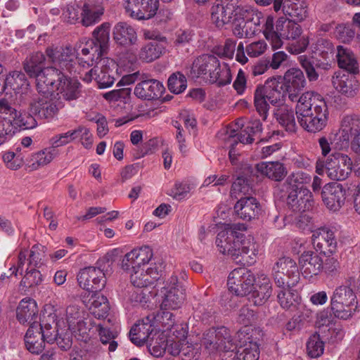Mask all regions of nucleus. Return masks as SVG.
<instances>
[{
    "label": "nucleus",
    "instance_id": "nucleus-55",
    "mask_svg": "<svg viewBox=\"0 0 360 360\" xmlns=\"http://www.w3.org/2000/svg\"><path fill=\"white\" fill-rule=\"evenodd\" d=\"M292 287H285L280 288L278 292L277 299L281 307L285 309H290L295 308L300 302V297L298 294L293 290Z\"/></svg>",
    "mask_w": 360,
    "mask_h": 360
},
{
    "label": "nucleus",
    "instance_id": "nucleus-54",
    "mask_svg": "<svg viewBox=\"0 0 360 360\" xmlns=\"http://www.w3.org/2000/svg\"><path fill=\"white\" fill-rule=\"evenodd\" d=\"M240 352L237 353L238 360H258L259 357V344L251 340L246 341L243 339L239 347Z\"/></svg>",
    "mask_w": 360,
    "mask_h": 360
},
{
    "label": "nucleus",
    "instance_id": "nucleus-57",
    "mask_svg": "<svg viewBox=\"0 0 360 360\" xmlns=\"http://www.w3.org/2000/svg\"><path fill=\"white\" fill-rule=\"evenodd\" d=\"M297 101L296 113L299 112L300 104H302V106L304 104L307 105L308 107H306V108H309V113L314 112V107L316 106L315 105L318 103L317 101L323 103L325 108H327L326 103L323 96L314 91H307L302 94Z\"/></svg>",
    "mask_w": 360,
    "mask_h": 360
},
{
    "label": "nucleus",
    "instance_id": "nucleus-27",
    "mask_svg": "<svg viewBox=\"0 0 360 360\" xmlns=\"http://www.w3.org/2000/svg\"><path fill=\"white\" fill-rule=\"evenodd\" d=\"M299 264L302 276L311 281L323 269L322 258L312 251L304 252L300 257Z\"/></svg>",
    "mask_w": 360,
    "mask_h": 360
},
{
    "label": "nucleus",
    "instance_id": "nucleus-34",
    "mask_svg": "<svg viewBox=\"0 0 360 360\" xmlns=\"http://www.w3.org/2000/svg\"><path fill=\"white\" fill-rule=\"evenodd\" d=\"M160 278L156 267H148L146 270L142 268L131 269L130 280L133 285L137 288H146L153 285Z\"/></svg>",
    "mask_w": 360,
    "mask_h": 360
},
{
    "label": "nucleus",
    "instance_id": "nucleus-8",
    "mask_svg": "<svg viewBox=\"0 0 360 360\" xmlns=\"http://www.w3.org/2000/svg\"><path fill=\"white\" fill-rule=\"evenodd\" d=\"M330 307L335 317L347 320L351 318L358 309L356 295L350 287L340 285L333 292Z\"/></svg>",
    "mask_w": 360,
    "mask_h": 360
},
{
    "label": "nucleus",
    "instance_id": "nucleus-45",
    "mask_svg": "<svg viewBox=\"0 0 360 360\" xmlns=\"http://www.w3.org/2000/svg\"><path fill=\"white\" fill-rule=\"evenodd\" d=\"M27 329L24 338H36L41 335V338H55L56 329L55 325L51 323L48 316H44L42 323H39L35 320L32 321Z\"/></svg>",
    "mask_w": 360,
    "mask_h": 360
},
{
    "label": "nucleus",
    "instance_id": "nucleus-37",
    "mask_svg": "<svg viewBox=\"0 0 360 360\" xmlns=\"http://www.w3.org/2000/svg\"><path fill=\"white\" fill-rule=\"evenodd\" d=\"M337 62L340 68L346 70L352 75L359 72V65L354 52L343 46H337Z\"/></svg>",
    "mask_w": 360,
    "mask_h": 360
},
{
    "label": "nucleus",
    "instance_id": "nucleus-47",
    "mask_svg": "<svg viewBox=\"0 0 360 360\" xmlns=\"http://www.w3.org/2000/svg\"><path fill=\"white\" fill-rule=\"evenodd\" d=\"M333 85L341 94L352 97L359 89V82L353 77L347 75H337L333 78Z\"/></svg>",
    "mask_w": 360,
    "mask_h": 360
},
{
    "label": "nucleus",
    "instance_id": "nucleus-59",
    "mask_svg": "<svg viewBox=\"0 0 360 360\" xmlns=\"http://www.w3.org/2000/svg\"><path fill=\"white\" fill-rule=\"evenodd\" d=\"M260 31H262V27L253 26L250 22L234 21L233 33L239 39L251 37Z\"/></svg>",
    "mask_w": 360,
    "mask_h": 360
},
{
    "label": "nucleus",
    "instance_id": "nucleus-48",
    "mask_svg": "<svg viewBox=\"0 0 360 360\" xmlns=\"http://www.w3.org/2000/svg\"><path fill=\"white\" fill-rule=\"evenodd\" d=\"M278 123L288 132H295L297 124L294 111L285 105L279 106L274 112Z\"/></svg>",
    "mask_w": 360,
    "mask_h": 360
},
{
    "label": "nucleus",
    "instance_id": "nucleus-28",
    "mask_svg": "<svg viewBox=\"0 0 360 360\" xmlns=\"http://www.w3.org/2000/svg\"><path fill=\"white\" fill-rule=\"evenodd\" d=\"M360 133V119L356 115L345 116L341 122V127L339 131L335 134L336 139L338 141L340 148H343L349 146L350 138L354 137Z\"/></svg>",
    "mask_w": 360,
    "mask_h": 360
},
{
    "label": "nucleus",
    "instance_id": "nucleus-41",
    "mask_svg": "<svg viewBox=\"0 0 360 360\" xmlns=\"http://www.w3.org/2000/svg\"><path fill=\"white\" fill-rule=\"evenodd\" d=\"M38 307L36 301L30 297L23 298L16 309V317L21 323H31L37 318Z\"/></svg>",
    "mask_w": 360,
    "mask_h": 360
},
{
    "label": "nucleus",
    "instance_id": "nucleus-10",
    "mask_svg": "<svg viewBox=\"0 0 360 360\" xmlns=\"http://www.w3.org/2000/svg\"><path fill=\"white\" fill-rule=\"evenodd\" d=\"M314 107V112L309 113V108L300 104L299 112L296 113L297 121L300 126L309 132H317L326 125L328 108H325L323 103L317 101Z\"/></svg>",
    "mask_w": 360,
    "mask_h": 360
},
{
    "label": "nucleus",
    "instance_id": "nucleus-29",
    "mask_svg": "<svg viewBox=\"0 0 360 360\" xmlns=\"http://www.w3.org/2000/svg\"><path fill=\"white\" fill-rule=\"evenodd\" d=\"M112 39L117 45L129 47L136 44L138 36L132 25L127 22H119L112 29Z\"/></svg>",
    "mask_w": 360,
    "mask_h": 360
},
{
    "label": "nucleus",
    "instance_id": "nucleus-63",
    "mask_svg": "<svg viewBox=\"0 0 360 360\" xmlns=\"http://www.w3.org/2000/svg\"><path fill=\"white\" fill-rule=\"evenodd\" d=\"M42 280V275L39 270L34 267H28L20 283L23 287L32 288L39 285Z\"/></svg>",
    "mask_w": 360,
    "mask_h": 360
},
{
    "label": "nucleus",
    "instance_id": "nucleus-11",
    "mask_svg": "<svg viewBox=\"0 0 360 360\" xmlns=\"http://www.w3.org/2000/svg\"><path fill=\"white\" fill-rule=\"evenodd\" d=\"M46 248L41 244L34 245L30 250L21 248L16 262L11 264L10 276H17L18 273L22 274L23 267L27 261L29 268H40L44 264Z\"/></svg>",
    "mask_w": 360,
    "mask_h": 360
},
{
    "label": "nucleus",
    "instance_id": "nucleus-39",
    "mask_svg": "<svg viewBox=\"0 0 360 360\" xmlns=\"http://www.w3.org/2000/svg\"><path fill=\"white\" fill-rule=\"evenodd\" d=\"M161 329L157 328L154 325L151 315L137 321L131 328L129 332V336H139V338H153L157 336L160 333Z\"/></svg>",
    "mask_w": 360,
    "mask_h": 360
},
{
    "label": "nucleus",
    "instance_id": "nucleus-12",
    "mask_svg": "<svg viewBox=\"0 0 360 360\" xmlns=\"http://www.w3.org/2000/svg\"><path fill=\"white\" fill-rule=\"evenodd\" d=\"M324 168L331 180L344 181L352 172V161L347 155L335 152L326 158Z\"/></svg>",
    "mask_w": 360,
    "mask_h": 360
},
{
    "label": "nucleus",
    "instance_id": "nucleus-26",
    "mask_svg": "<svg viewBox=\"0 0 360 360\" xmlns=\"http://www.w3.org/2000/svg\"><path fill=\"white\" fill-rule=\"evenodd\" d=\"M288 193L287 205L293 212H303L312 208L313 195L308 188L292 189Z\"/></svg>",
    "mask_w": 360,
    "mask_h": 360
},
{
    "label": "nucleus",
    "instance_id": "nucleus-7",
    "mask_svg": "<svg viewBox=\"0 0 360 360\" xmlns=\"http://www.w3.org/2000/svg\"><path fill=\"white\" fill-rule=\"evenodd\" d=\"M104 8L101 4L86 2L82 6L68 5L64 13L65 18L71 24L79 23L90 27L101 20Z\"/></svg>",
    "mask_w": 360,
    "mask_h": 360
},
{
    "label": "nucleus",
    "instance_id": "nucleus-30",
    "mask_svg": "<svg viewBox=\"0 0 360 360\" xmlns=\"http://www.w3.org/2000/svg\"><path fill=\"white\" fill-rule=\"evenodd\" d=\"M205 342V348L210 353L215 352L230 354L233 355V359L237 358V353L240 352L239 347L243 339H207Z\"/></svg>",
    "mask_w": 360,
    "mask_h": 360
},
{
    "label": "nucleus",
    "instance_id": "nucleus-24",
    "mask_svg": "<svg viewBox=\"0 0 360 360\" xmlns=\"http://www.w3.org/2000/svg\"><path fill=\"white\" fill-rule=\"evenodd\" d=\"M253 290L248 293V300L256 306L263 305L272 294L270 278L264 274H259L254 282Z\"/></svg>",
    "mask_w": 360,
    "mask_h": 360
},
{
    "label": "nucleus",
    "instance_id": "nucleus-46",
    "mask_svg": "<svg viewBox=\"0 0 360 360\" xmlns=\"http://www.w3.org/2000/svg\"><path fill=\"white\" fill-rule=\"evenodd\" d=\"M211 20L218 28H222L231 22L233 18V7L222 4H214L210 8Z\"/></svg>",
    "mask_w": 360,
    "mask_h": 360
},
{
    "label": "nucleus",
    "instance_id": "nucleus-62",
    "mask_svg": "<svg viewBox=\"0 0 360 360\" xmlns=\"http://www.w3.org/2000/svg\"><path fill=\"white\" fill-rule=\"evenodd\" d=\"M283 11L286 14L300 22L306 19L308 15L307 6L304 3L292 4L291 8H286L285 5L283 6Z\"/></svg>",
    "mask_w": 360,
    "mask_h": 360
},
{
    "label": "nucleus",
    "instance_id": "nucleus-25",
    "mask_svg": "<svg viewBox=\"0 0 360 360\" xmlns=\"http://www.w3.org/2000/svg\"><path fill=\"white\" fill-rule=\"evenodd\" d=\"M162 83L155 79H143L139 82L134 88V95L145 101H153L160 98L165 92Z\"/></svg>",
    "mask_w": 360,
    "mask_h": 360
},
{
    "label": "nucleus",
    "instance_id": "nucleus-56",
    "mask_svg": "<svg viewBox=\"0 0 360 360\" xmlns=\"http://www.w3.org/2000/svg\"><path fill=\"white\" fill-rule=\"evenodd\" d=\"M110 30V24L108 22H105L96 27L92 32V39L96 41V44H98L105 53L108 49Z\"/></svg>",
    "mask_w": 360,
    "mask_h": 360
},
{
    "label": "nucleus",
    "instance_id": "nucleus-50",
    "mask_svg": "<svg viewBox=\"0 0 360 360\" xmlns=\"http://www.w3.org/2000/svg\"><path fill=\"white\" fill-rule=\"evenodd\" d=\"M151 317L154 325L157 326V328L161 329L160 333L157 335V337L170 338V333L168 331L171 330V327L174 323L173 314L167 310H162L155 316L152 314Z\"/></svg>",
    "mask_w": 360,
    "mask_h": 360
},
{
    "label": "nucleus",
    "instance_id": "nucleus-21",
    "mask_svg": "<svg viewBox=\"0 0 360 360\" xmlns=\"http://www.w3.org/2000/svg\"><path fill=\"white\" fill-rule=\"evenodd\" d=\"M70 48L75 53V50L72 47ZM79 49H80L82 55L86 57V59L75 56V62L77 60L79 66H82L83 68L92 66L94 62L96 63L105 53L102 49L96 44V41L91 39L84 38L81 39L78 46ZM75 55L76 54L75 53ZM76 65L77 63H75Z\"/></svg>",
    "mask_w": 360,
    "mask_h": 360
},
{
    "label": "nucleus",
    "instance_id": "nucleus-15",
    "mask_svg": "<svg viewBox=\"0 0 360 360\" xmlns=\"http://www.w3.org/2000/svg\"><path fill=\"white\" fill-rule=\"evenodd\" d=\"M338 230L335 227L323 226L312 232L311 242L317 252L324 255L336 252L338 249Z\"/></svg>",
    "mask_w": 360,
    "mask_h": 360
},
{
    "label": "nucleus",
    "instance_id": "nucleus-22",
    "mask_svg": "<svg viewBox=\"0 0 360 360\" xmlns=\"http://www.w3.org/2000/svg\"><path fill=\"white\" fill-rule=\"evenodd\" d=\"M316 324L317 330L313 338H342L345 335L341 324L333 322V318L329 316L327 312H322L319 315Z\"/></svg>",
    "mask_w": 360,
    "mask_h": 360
},
{
    "label": "nucleus",
    "instance_id": "nucleus-35",
    "mask_svg": "<svg viewBox=\"0 0 360 360\" xmlns=\"http://www.w3.org/2000/svg\"><path fill=\"white\" fill-rule=\"evenodd\" d=\"M89 312L96 319L105 318L110 311L109 302L103 295L95 292H92L89 298L83 300Z\"/></svg>",
    "mask_w": 360,
    "mask_h": 360
},
{
    "label": "nucleus",
    "instance_id": "nucleus-14",
    "mask_svg": "<svg viewBox=\"0 0 360 360\" xmlns=\"http://www.w3.org/2000/svg\"><path fill=\"white\" fill-rule=\"evenodd\" d=\"M185 290L178 282L176 276L172 275L166 281L165 286L161 290L162 300L161 303L162 310L176 309L183 304L185 300Z\"/></svg>",
    "mask_w": 360,
    "mask_h": 360
},
{
    "label": "nucleus",
    "instance_id": "nucleus-40",
    "mask_svg": "<svg viewBox=\"0 0 360 360\" xmlns=\"http://www.w3.org/2000/svg\"><path fill=\"white\" fill-rule=\"evenodd\" d=\"M56 155V150L50 147L33 153L27 160V168L30 172L37 170L49 164Z\"/></svg>",
    "mask_w": 360,
    "mask_h": 360
},
{
    "label": "nucleus",
    "instance_id": "nucleus-64",
    "mask_svg": "<svg viewBox=\"0 0 360 360\" xmlns=\"http://www.w3.org/2000/svg\"><path fill=\"white\" fill-rule=\"evenodd\" d=\"M147 348L153 356H162L168 349L167 339H150L149 342H147Z\"/></svg>",
    "mask_w": 360,
    "mask_h": 360
},
{
    "label": "nucleus",
    "instance_id": "nucleus-36",
    "mask_svg": "<svg viewBox=\"0 0 360 360\" xmlns=\"http://www.w3.org/2000/svg\"><path fill=\"white\" fill-rule=\"evenodd\" d=\"M257 88L272 105L282 103L286 94L282 84L274 77L268 79L264 86H257Z\"/></svg>",
    "mask_w": 360,
    "mask_h": 360
},
{
    "label": "nucleus",
    "instance_id": "nucleus-2",
    "mask_svg": "<svg viewBox=\"0 0 360 360\" xmlns=\"http://www.w3.org/2000/svg\"><path fill=\"white\" fill-rule=\"evenodd\" d=\"M84 315V310L77 304H70L67 307V323L63 320H57L56 313H50L48 317L56 329L55 338H91L96 332L100 338H117L119 335L117 328L110 329L103 327L101 324H95L91 328L87 327V321L83 320Z\"/></svg>",
    "mask_w": 360,
    "mask_h": 360
},
{
    "label": "nucleus",
    "instance_id": "nucleus-49",
    "mask_svg": "<svg viewBox=\"0 0 360 360\" xmlns=\"http://www.w3.org/2000/svg\"><path fill=\"white\" fill-rule=\"evenodd\" d=\"M8 111L12 119L13 124L15 125V130L18 128L27 129H32L36 127L37 121L30 112V113L22 112L13 108L7 103Z\"/></svg>",
    "mask_w": 360,
    "mask_h": 360
},
{
    "label": "nucleus",
    "instance_id": "nucleus-42",
    "mask_svg": "<svg viewBox=\"0 0 360 360\" xmlns=\"http://www.w3.org/2000/svg\"><path fill=\"white\" fill-rule=\"evenodd\" d=\"M255 169L260 174L277 181L282 180L287 173L284 165L278 161L262 162L255 165Z\"/></svg>",
    "mask_w": 360,
    "mask_h": 360
},
{
    "label": "nucleus",
    "instance_id": "nucleus-3",
    "mask_svg": "<svg viewBox=\"0 0 360 360\" xmlns=\"http://www.w3.org/2000/svg\"><path fill=\"white\" fill-rule=\"evenodd\" d=\"M237 226H229L218 233L216 238L218 250L223 255L230 256L233 260L241 257L242 259H239L238 262L254 264L258 254L257 245L253 238H245V235L239 231Z\"/></svg>",
    "mask_w": 360,
    "mask_h": 360
},
{
    "label": "nucleus",
    "instance_id": "nucleus-31",
    "mask_svg": "<svg viewBox=\"0 0 360 360\" xmlns=\"http://www.w3.org/2000/svg\"><path fill=\"white\" fill-rule=\"evenodd\" d=\"M237 216L245 221H250L257 217L261 211L258 200L254 197L240 198L234 205Z\"/></svg>",
    "mask_w": 360,
    "mask_h": 360
},
{
    "label": "nucleus",
    "instance_id": "nucleus-18",
    "mask_svg": "<svg viewBox=\"0 0 360 360\" xmlns=\"http://www.w3.org/2000/svg\"><path fill=\"white\" fill-rule=\"evenodd\" d=\"M77 281L81 288L91 292L101 291L106 284L103 270L96 266H88L80 270Z\"/></svg>",
    "mask_w": 360,
    "mask_h": 360
},
{
    "label": "nucleus",
    "instance_id": "nucleus-20",
    "mask_svg": "<svg viewBox=\"0 0 360 360\" xmlns=\"http://www.w3.org/2000/svg\"><path fill=\"white\" fill-rule=\"evenodd\" d=\"M321 194L324 205L332 212L340 210L345 204L346 190L340 184H326L323 187Z\"/></svg>",
    "mask_w": 360,
    "mask_h": 360
},
{
    "label": "nucleus",
    "instance_id": "nucleus-19",
    "mask_svg": "<svg viewBox=\"0 0 360 360\" xmlns=\"http://www.w3.org/2000/svg\"><path fill=\"white\" fill-rule=\"evenodd\" d=\"M307 84L303 72L298 68H291L284 74L282 85L289 99L297 101Z\"/></svg>",
    "mask_w": 360,
    "mask_h": 360
},
{
    "label": "nucleus",
    "instance_id": "nucleus-58",
    "mask_svg": "<svg viewBox=\"0 0 360 360\" xmlns=\"http://www.w3.org/2000/svg\"><path fill=\"white\" fill-rule=\"evenodd\" d=\"M311 181V176L305 172L297 171L292 172L286 179L287 192L292 189L300 190L305 188L303 185Z\"/></svg>",
    "mask_w": 360,
    "mask_h": 360
},
{
    "label": "nucleus",
    "instance_id": "nucleus-32",
    "mask_svg": "<svg viewBox=\"0 0 360 360\" xmlns=\"http://www.w3.org/2000/svg\"><path fill=\"white\" fill-rule=\"evenodd\" d=\"M313 52L316 56L323 59L316 60V66L323 70H328L331 67V59L334 53L333 43L328 39H319L313 44Z\"/></svg>",
    "mask_w": 360,
    "mask_h": 360
},
{
    "label": "nucleus",
    "instance_id": "nucleus-44",
    "mask_svg": "<svg viewBox=\"0 0 360 360\" xmlns=\"http://www.w3.org/2000/svg\"><path fill=\"white\" fill-rule=\"evenodd\" d=\"M15 131V125L7 108V102L0 101V145L3 144Z\"/></svg>",
    "mask_w": 360,
    "mask_h": 360
},
{
    "label": "nucleus",
    "instance_id": "nucleus-43",
    "mask_svg": "<svg viewBox=\"0 0 360 360\" xmlns=\"http://www.w3.org/2000/svg\"><path fill=\"white\" fill-rule=\"evenodd\" d=\"M253 316L252 311L247 308L241 309L239 316L240 321L245 325L238 331V338H258L265 335L264 331L260 327L246 324L253 319Z\"/></svg>",
    "mask_w": 360,
    "mask_h": 360
},
{
    "label": "nucleus",
    "instance_id": "nucleus-38",
    "mask_svg": "<svg viewBox=\"0 0 360 360\" xmlns=\"http://www.w3.org/2000/svg\"><path fill=\"white\" fill-rule=\"evenodd\" d=\"M81 84L78 80L71 79L67 74L65 77L61 79V82L57 84V94L66 101H73L78 98L80 96Z\"/></svg>",
    "mask_w": 360,
    "mask_h": 360
},
{
    "label": "nucleus",
    "instance_id": "nucleus-9",
    "mask_svg": "<svg viewBox=\"0 0 360 360\" xmlns=\"http://www.w3.org/2000/svg\"><path fill=\"white\" fill-rule=\"evenodd\" d=\"M272 276L275 284L279 288L295 286L300 276L296 262L288 257L278 259L273 266Z\"/></svg>",
    "mask_w": 360,
    "mask_h": 360
},
{
    "label": "nucleus",
    "instance_id": "nucleus-51",
    "mask_svg": "<svg viewBox=\"0 0 360 360\" xmlns=\"http://www.w3.org/2000/svg\"><path fill=\"white\" fill-rule=\"evenodd\" d=\"M45 56L41 52H36L27 58L24 63V70L30 77H38L44 71Z\"/></svg>",
    "mask_w": 360,
    "mask_h": 360
},
{
    "label": "nucleus",
    "instance_id": "nucleus-23",
    "mask_svg": "<svg viewBox=\"0 0 360 360\" xmlns=\"http://www.w3.org/2000/svg\"><path fill=\"white\" fill-rule=\"evenodd\" d=\"M153 250L149 246H142L127 252L122 262V267L125 271L142 268L151 260Z\"/></svg>",
    "mask_w": 360,
    "mask_h": 360
},
{
    "label": "nucleus",
    "instance_id": "nucleus-17",
    "mask_svg": "<svg viewBox=\"0 0 360 360\" xmlns=\"http://www.w3.org/2000/svg\"><path fill=\"white\" fill-rule=\"evenodd\" d=\"M255 277L245 268L233 269L229 275L227 285L231 292L238 296H245L250 292Z\"/></svg>",
    "mask_w": 360,
    "mask_h": 360
},
{
    "label": "nucleus",
    "instance_id": "nucleus-1",
    "mask_svg": "<svg viewBox=\"0 0 360 360\" xmlns=\"http://www.w3.org/2000/svg\"><path fill=\"white\" fill-rule=\"evenodd\" d=\"M46 55L53 66L47 67L36 78L39 93L51 94L56 89L57 84L61 82L65 74L76 72L75 55L70 46H49L46 49Z\"/></svg>",
    "mask_w": 360,
    "mask_h": 360
},
{
    "label": "nucleus",
    "instance_id": "nucleus-53",
    "mask_svg": "<svg viewBox=\"0 0 360 360\" xmlns=\"http://www.w3.org/2000/svg\"><path fill=\"white\" fill-rule=\"evenodd\" d=\"M262 125L260 121L255 120L254 122L248 123L237 134H234L236 130L233 129V131H231L230 132V137H235L236 136H238V139L239 142L244 144L251 143L254 140L253 136L256 134L262 131Z\"/></svg>",
    "mask_w": 360,
    "mask_h": 360
},
{
    "label": "nucleus",
    "instance_id": "nucleus-6",
    "mask_svg": "<svg viewBox=\"0 0 360 360\" xmlns=\"http://www.w3.org/2000/svg\"><path fill=\"white\" fill-rule=\"evenodd\" d=\"M118 65L109 58H103L96 62V65L88 71L79 72V78L86 83L95 80L98 88L105 89L111 86L117 76Z\"/></svg>",
    "mask_w": 360,
    "mask_h": 360
},
{
    "label": "nucleus",
    "instance_id": "nucleus-33",
    "mask_svg": "<svg viewBox=\"0 0 360 360\" xmlns=\"http://www.w3.org/2000/svg\"><path fill=\"white\" fill-rule=\"evenodd\" d=\"M233 20L242 22H250L253 26L262 27L265 22L262 12L250 6L238 5L233 7Z\"/></svg>",
    "mask_w": 360,
    "mask_h": 360
},
{
    "label": "nucleus",
    "instance_id": "nucleus-13",
    "mask_svg": "<svg viewBox=\"0 0 360 360\" xmlns=\"http://www.w3.org/2000/svg\"><path fill=\"white\" fill-rule=\"evenodd\" d=\"M49 94H35L32 97L29 94H21L20 98L29 99V110L30 112L39 119L51 120L57 114L59 108L57 101L48 96Z\"/></svg>",
    "mask_w": 360,
    "mask_h": 360
},
{
    "label": "nucleus",
    "instance_id": "nucleus-52",
    "mask_svg": "<svg viewBox=\"0 0 360 360\" xmlns=\"http://www.w3.org/2000/svg\"><path fill=\"white\" fill-rule=\"evenodd\" d=\"M165 49V46L160 42H150L141 47L139 53V58L143 62L150 63L159 58Z\"/></svg>",
    "mask_w": 360,
    "mask_h": 360
},
{
    "label": "nucleus",
    "instance_id": "nucleus-5",
    "mask_svg": "<svg viewBox=\"0 0 360 360\" xmlns=\"http://www.w3.org/2000/svg\"><path fill=\"white\" fill-rule=\"evenodd\" d=\"M262 32L272 47V49H278L283 46V39L295 41L299 38L302 33L301 26L295 22L285 18H280L274 25V19L271 15L265 18L262 25Z\"/></svg>",
    "mask_w": 360,
    "mask_h": 360
},
{
    "label": "nucleus",
    "instance_id": "nucleus-4",
    "mask_svg": "<svg viewBox=\"0 0 360 360\" xmlns=\"http://www.w3.org/2000/svg\"><path fill=\"white\" fill-rule=\"evenodd\" d=\"M191 74L193 77L201 78L210 84L219 86L231 82V69L226 63H220L219 59L212 54H202L195 59Z\"/></svg>",
    "mask_w": 360,
    "mask_h": 360
},
{
    "label": "nucleus",
    "instance_id": "nucleus-60",
    "mask_svg": "<svg viewBox=\"0 0 360 360\" xmlns=\"http://www.w3.org/2000/svg\"><path fill=\"white\" fill-rule=\"evenodd\" d=\"M20 150V146H18L15 152L7 151L3 154L2 160L8 169L17 170L22 166L24 160Z\"/></svg>",
    "mask_w": 360,
    "mask_h": 360
},
{
    "label": "nucleus",
    "instance_id": "nucleus-16",
    "mask_svg": "<svg viewBox=\"0 0 360 360\" xmlns=\"http://www.w3.org/2000/svg\"><path fill=\"white\" fill-rule=\"evenodd\" d=\"M126 14L136 20L153 18L159 8V0H123Z\"/></svg>",
    "mask_w": 360,
    "mask_h": 360
},
{
    "label": "nucleus",
    "instance_id": "nucleus-61",
    "mask_svg": "<svg viewBox=\"0 0 360 360\" xmlns=\"http://www.w3.org/2000/svg\"><path fill=\"white\" fill-rule=\"evenodd\" d=\"M167 86L171 92L176 94H181L187 87L186 78L179 72L173 73L168 79Z\"/></svg>",
    "mask_w": 360,
    "mask_h": 360
}]
</instances>
